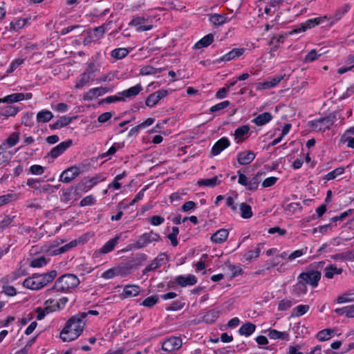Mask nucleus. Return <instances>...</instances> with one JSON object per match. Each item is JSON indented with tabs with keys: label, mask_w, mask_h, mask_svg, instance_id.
I'll return each instance as SVG.
<instances>
[{
	"label": "nucleus",
	"mask_w": 354,
	"mask_h": 354,
	"mask_svg": "<svg viewBox=\"0 0 354 354\" xmlns=\"http://www.w3.org/2000/svg\"><path fill=\"white\" fill-rule=\"evenodd\" d=\"M86 322L84 314H75L71 317L59 333L60 339L64 342L77 339L83 332Z\"/></svg>",
	"instance_id": "1"
},
{
	"label": "nucleus",
	"mask_w": 354,
	"mask_h": 354,
	"mask_svg": "<svg viewBox=\"0 0 354 354\" xmlns=\"http://www.w3.org/2000/svg\"><path fill=\"white\" fill-rule=\"evenodd\" d=\"M80 281L73 274H65L59 277L51 288L46 290V295H50L54 292H65L75 288Z\"/></svg>",
	"instance_id": "2"
},
{
	"label": "nucleus",
	"mask_w": 354,
	"mask_h": 354,
	"mask_svg": "<svg viewBox=\"0 0 354 354\" xmlns=\"http://www.w3.org/2000/svg\"><path fill=\"white\" fill-rule=\"evenodd\" d=\"M336 120V113L335 112L329 113L324 117L309 121L308 127L311 131L323 133L330 130Z\"/></svg>",
	"instance_id": "3"
},
{
	"label": "nucleus",
	"mask_w": 354,
	"mask_h": 354,
	"mask_svg": "<svg viewBox=\"0 0 354 354\" xmlns=\"http://www.w3.org/2000/svg\"><path fill=\"white\" fill-rule=\"evenodd\" d=\"M161 239L159 234L151 230L149 232H146L140 235L138 240L131 245V248L134 249H141L145 248L149 243L153 242H158Z\"/></svg>",
	"instance_id": "4"
},
{
	"label": "nucleus",
	"mask_w": 354,
	"mask_h": 354,
	"mask_svg": "<svg viewBox=\"0 0 354 354\" xmlns=\"http://www.w3.org/2000/svg\"><path fill=\"white\" fill-rule=\"evenodd\" d=\"M298 279H301L306 285L308 284L312 287H317L318 282L321 279V272L313 269H309L306 272H301Z\"/></svg>",
	"instance_id": "5"
},
{
	"label": "nucleus",
	"mask_w": 354,
	"mask_h": 354,
	"mask_svg": "<svg viewBox=\"0 0 354 354\" xmlns=\"http://www.w3.org/2000/svg\"><path fill=\"white\" fill-rule=\"evenodd\" d=\"M182 345L183 341L180 337L171 336L162 342L161 349L167 353H171L180 348Z\"/></svg>",
	"instance_id": "6"
},
{
	"label": "nucleus",
	"mask_w": 354,
	"mask_h": 354,
	"mask_svg": "<svg viewBox=\"0 0 354 354\" xmlns=\"http://www.w3.org/2000/svg\"><path fill=\"white\" fill-rule=\"evenodd\" d=\"M113 88L109 87H97L91 88L88 92L83 94L82 98L84 101H92L99 96L105 94L107 92L111 91Z\"/></svg>",
	"instance_id": "7"
},
{
	"label": "nucleus",
	"mask_w": 354,
	"mask_h": 354,
	"mask_svg": "<svg viewBox=\"0 0 354 354\" xmlns=\"http://www.w3.org/2000/svg\"><path fill=\"white\" fill-rule=\"evenodd\" d=\"M80 174L81 171L78 167L72 166L62 171L59 180L68 183L74 180Z\"/></svg>",
	"instance_id": "8"
},
{
	"label": "nucleus",
	"mask_w": 354,
	"mask_h": 354,
	"mask_svg": "<svg viewBox=\"0 0 354 354\" xmlns=\"http://www.w3.org/2000/svg\"><path fill=\"white\" fill-rule=\"evenodd\" d=\"M106 32V28L104 25L95 27L88 32L87 36L84 38V42L91 43L100 39L103 37Z\"/></svg>",
	"instance_id": "9"
},
{
	"label": "nucleus",
	"mask_w": 354,
	"mask_h": 354,
	"mask_svg": "<svg viewBox=\"0 0 354 354\" xmlns=\"http://www.w3.org/2000/svg\"><path fill=\"white\" fill-rule=\"evenodd\" d=\"M73 144V140L68 139L66 141L62 142L56 147H53L50 151L48 153V156L53 158H56L62 154L68 148H69Z\"/></svg>",
	"instance_id": "10"
},
{
	"label": "nucleus",
	"mask_w": 354,
	"mask_h": 354,
	"mask_svg": "<svg viewBox=\"0 0 354 354\" xmlns=\"http://www.w3.org/2000/svg\"><path fill=\"white\" fill-rule=\"evenodd\" d=\"M230 145V142L226 137H223L217 140L213 145L211 153L213 156H217L220 154L224 149L227 148Z\"/></svg>",
	"instance_id": "11"
},
{
	"label": "nucleus",
	"mask_w": 354,
	"mask_h": 354,
	"mask_svg": "<svg viewBox=\"0 0 354 354\" xmlns=\"http://www.w3.org/2000/svg\"><path fill=\"white\" fill-rule=\"evenodd\" d=\"M256 154L250 151H244L237 155V161L241 165H245L251 163L255 158Z\"/></svg>",
	"instance_id": "12"
},
{
	"label": "nucleus",
	"mask_w": 354,
	"mask_h": 354,
	"mask_svg": "<svg viewBox=\"0 0 354 354\" xmlns=\"http://www.w3.org/2000/svg\"><path fill=\"white\" fill-rule=\"evenodd\" d=\"M174 281L180 287H185L187 286H193L197 283V278L193 274H188L187 276L179 275L175 277Z\"/></svg>",
	"instance_id": "13"
},
{
	"label": "nucleus",
	"mask_w": 354,
	"mask_h": 354,
	"mask_svg": "<svg viewBox=\"0 0 354 354\" xmlns=\"http://www.w3.org/2000/svg\"><path fill=\"white\" fill-rule=\"evenodd\" d=\"M39 274L35 273L32 277L26 278L23 282V286L32 290L41 289L40 283L38 280Z\"/></svg>",
	"instance_id": "14"
},
{
	"label": "nucleus",
	"mask_w": 354,
	"mask_h": 354,
	"mask_svg": "<svg viewBox=\"0 0 354 354\" xmlns=\"http://www.w3.org/2000/svg\"><path fill=\"white\" fill-rule=\"evenodd\" d=\"M244 53V50L243 48H233L228 53L224 55L223 57L217 59L215 61V63L219 64L221 62H229L232 59H234L236 57H239L242 55Z\"/></svg>",
	"instance_id": "15"
},
{
	"label": "nucleus",
	"mask_w": 354,
	"mask_h": 354,
	"mask_svg": "<svg viewBox=\"0 0 354 354\" xmlns=\"http://www.w3.org/2000/svg\"><path fill=\"white\" fill-rule=\"evenodd\" d=\"M229 235L227 230L222 228L214 232L210 237L211 241L216 244L224 243Z\"/></svg>",
	"instance_id": "16"
},
{
	"label": "nucleus",
	"mask_w": 354,
	"mask_h": 354,
	"mask_svg": "<svg viewBox=\"0 0 354 354\" xmlns=\"http://www.w3.org/2000/svg\"><path fill=\"white\" fill-rule=\"evenodd\" d=\"M57 272L56 270H53L49 272L44 273L42 274H39L38 280L40 283L41 288L46 286L49 283L52 282L53 279L56 277Z\"/></svg>",
	"instance_id": "17"
},
{
	"label": "nucleus",
	"mask_w": 354,
	"mask_h": 354,
	"mask_svg": "<svg viewBox=\"0 0 354 354\" xmlns=\"http://www.w3.org/2000/svg\"><path fill=\"white\" fill-rule=\"evenodd\" d=\"M53 302V299H48L44 302L45 308L44 309L40 307H38L35 309V312L37 313L36 318L37 320L43 319L45 317L46 315L53 312L51 306H48L49 304H51Z\"/></svg>",
	"instance_id": "18"
},
{
	"label": "nucleus",
	"mask_w": 354,
	"mask_h": 354,
	"mask_svg": "<svg viewBox=\"0 0 354 354\" xmlns=\"http://www.w3.org/2000/svg\"><path fill=\"white\" fill-rule=\"evenodd\" d=\"M140 286L135 285H127L123 288L122 297L130 298L136 297L140 293Z\"/></svg>",
	"instance_id": "19"
},
{
	"label": "nucleus",
	"mask_w": 354,
	"mask_h": 354,
	"mask_svg": "<svg viewBox=\"0 0 354 354\" xmlns=\"http://www.w3.org/2000/svg\"><path fill=\"white\" fill-rule=\"evenodd\" d=\"M142 90V86L140 84H138L134 86H132L127 90H124L119 94L122 96V97L131 98L135 97L139 94V93Z\"/></svg>",
	"instance_id": "20"
},
{
	"label": "nucleus",
	"mask_w": 354,
	"mask_h": 354,
	"mask_svg": "<svg viewBox=\"0 0 354 354\" xmlns=\"http://www.w3.org/2000/svg\"><path fill=\"white\" fill-rule=\"evenodd\" d=\"M272 119V115L269 112H264L258 115L252 122L257 126H262L269 122Z\"/></svg>",
	"instance_id": "21"
},
{
	"label": "nucleus",
	"mask_w": 354,
	"mask_h": 354,
	"mask_svg": "<svg viewBox=\"0 0 354 354\" xmlns=\"http://www.w3.org/2000/svg\"><path fill=\"white\" fill-rule=\"evenodd\" d=\"M214 36L212 33L207 34L194 45V48L200 49L204 47L209 46L214 41Z\"/></svg>",
	"instance_id": "22"
},
{
	"label": "nucleus",
	"mask_w": 354,
	"mask_h": 354,
	"mask_svg": "<svg viewBox=\"0 0 354 354\" xmlns=\"http://www.w3.org/2000/svg\"><path fill=\"white\" fill-rule=\"evenodd\" d=\"M25 99V95L22 93H16L8 95L0 99V102L13 103L22 101Z\"/></svg>",
	"instance_id": "23"
},
{
	"label": "nucleus",
	"mask_w": 354,
	"mask_h": 354,
	"mask_svg": "<svg viewBox=\"0 0 354 354\" xmlns=\"http://www.w3.org/2000/svg\"><path fill=\"white\" fill-rule=\"evenodd\" d=\"M264 172H257V174L253 176L250 180L248 181V189L250 191H255L258 189L259 185L261 181V176L264 174Z\"/></svg>",
	"instance_id": "24"
},
{
	"label": "nucleus",
	"mask_w": 354,
	"mask_h": 354,
	"mask_svg": "<svg viewBox=\"0 0 354 354\" xmlns=\"http://www.w3.org/2000/svg\"><path fill=\"white\" fill-rule=\"evenodd\" d=\"M256 329V326L251 322H246L243 324L239 329V333L241 335L246 337L252 335Z\"/></svg>",
	"instance_id": "25"
},
{
	"label": "nucleus",
	"mask_w": 354,
	"mask_h": 354,
	"mask_svg": "<svg viewBox=\"0 0 354 354\" xmlns=\"http://www.w3.org/2000/svg\"><path fill=\"white\" fill-rule=\"evenodd\" d=\"M73 120L72 117L62 116L54 123L50 124L51 129H57L69 124Z\"/></svg>",
	"instance_id": "26"
},
{
	"label": "nucleus",
	"mask_w": 354,
	"mask_h": 354,
	"mask_svg": "<svg viewBox=\"0 0 354 354\" xmlns=\"http://www.w3.org/2000/svg\"><path fill=\"white\" fill-rule=\"evenodd\" d=\"M268 335L272 339H281L286 341L289 340V334L286 331L280 332L275 329H269Z\"/></svg>",
	"instance_id": "27"
},
{
	"label": "nucleus",
	"mask_w": 354,
	"mask_h": 354,
	"mask_svg": "<svg viewBox=\"0 0 354 354\" xmlns=\"http://www.w3.org/2000/svg\"><path fill=\"white\" fill-rule=\"evenodd\" d=\"M53 118V113L48 110H42L37 114V122L38 123H45L49 122Z\"/></svg>",
	"instance_id": "28"
},
{
	"label": "nucleus",
	"mask_w": 354,
	"mask_h": 354,
	"mask_svg": "<svg viewBox=\"0 0 354 354\" xmlns=\"http://www.w3.org/2000/svg\"><path fill=\"white\" fill-rule=\"evenodd\" d=\"M119 239V236H115V238L110 239L100 248V252L102 254H106L112 251L118 243Z\"/></svg>",
	"instance_id": "29"
},
{
	"label": "nucleus",
	"mask_w": 354,
	"mask_h": 354,
	"mask_svg": "<svg viewBox=\"0 0 354 354\" xmlns=\"http://www.w3.org/2000/svg\"><path fill=\"white\" fill-rule=\"evenodd\" d=\"M19 110V107L12 105H7L1 108L0 113L1 115L8 118L10 116L15 115Z\"/></svg>",
	"instance_id": "30"
},
{
	"label": "nucleus",
	"mask_w": 354,
	"mask_h": 354,
	"mask_svg": "<svg viewBox=\"0 0 354 354\" xmlns=\"http://www.w3.org/2000/svg\"><path fill=\"white\" fill-rule=\"evenodd\" d=\"M342 272V268H337L336 266L330 265L324 269V277L327 279H332L335 274H340Z\"/></svg>",
	"instance_id": "31"
},
{
	"label": "nucleus",
	"mask_w": 354,
	"mask_h": 354,
	"mask_svg": "<svg viewBox=\"0 0 354 354\" xmlns=\"http://www.w3.org/2000/svg\"><path fill=\"white\" fill-rule=\"evenodd\" d=\"M250 127L248 125H242L238 127L234 131L235 139L238 140V142L243 140L244 136L248 133Z\"/></svg>",
	"instance_id": "32"
},
{
	"label": "nucleus",
	"mask_w": 354,
	"mask_h": 354,
	"mask_svg": "<svg viewBox=\"0 0 354 354\" xmlns=\"http://www.w3.org/2000/svg\"><path fill=\"white\" fill-rule=\"evenodd\" d=\"M297 283L293 286L292 292L296 295L306 294L307 292L306 284L301 279L297 278Z\"/></svg>",
	"instance_id": "33"
},
{
	"label": "nucleus",
	"mask_w": 354,
	"mask_h": 354,
	"mask_svg": "<svg viewBox=\"0 0 354 354\" xmlns=\"http://www.w3.org/2000/svg\"><path fill=\"white\" fill-rule=\"evenodd\" d=\"M334 335V330L326 328L320 330L316 337L318 340L324 342L330 339Z\"/></svg>",
	"instance_id": "34"
},
{
	"label": "nucleus",
	"mask_w": 354,
	"mask_h": 354,
	"mask_svg": "<svg viewBox=\"0 0 354 354\" xmlns=\"http://www.w3.org/2000/svg\"><path fill=\"white\" fill-rule=\"evenodd\" d=\"M77 245V240L71 241L68 243H67L56 250H54L53 251L52 254H53V255H58V254H63V253L67 252L68 250H69L70 249L75 247Z\"/></svg>",
	"instance_id": "35"
},
{
	"label": "nucleus",
	"mask_w": 354,
	"mask_h": 354,
	"mask_svg": "<svg viewBox=\"0 0 354 354\" xmlns=\"http://www.w3.org/2000/svg\"><path fill=\"white\" fill-rule=\"evenodd\" d=\"M98 71V68L96 64L93 62H90L88 64L86 67L84 71L82 73L85 74L86 76L90 77V80L92 81L94 80L95 76V72Z\"/></svg>",
	"instance_id": "36"
},
{
	"label": "nucleus",
	"mask_w": 354,
	"mask_h": 354,
	"mask_svg": "<svg viewBox=\"0 0 354 354\" xmlns=\"http://www.w3.org/2000/svg\"><path fill=\"white\" fill-rule=\"evenodd\" d=\"M313 27H315L313 25V21L310 19L307 20L306 22L300 24L299 28H295L292 30H291L290 32V34L292 35L294 33L304 32V31H306L307 29H310Z\"/></svg>",
	"instance_id": "37"
},
{
	"label": "nucleus",
	"mask_w": 354,
	"mask_h": 354,
	"mask_svg": "<svg viewBox=\"0 0 354 354\" xmlns=\"http://www.w3.org/2000/svg\"><path fill=\"white\" fill-rule=\"evenodd\" d=\"M197 183L199 186L214 187L218 185L220 181L218 180L217 176H214L212 178L201 179Z\"/></svg>",
	"instance_id": "38"
},
{
	"label": "nucleus",
	"mask_w": 354,
	"mask_h": 354,
	"mask_svg": "<svg viewBox=\"0 0 354 354\" xmlns=\"http://www.w3.org/2000/svg\"><path fill=\"white\" fill-rule=\"evenodd\" d=\"M209 21L211 23H212L214 25L216 26H221L224 24L225 23L227 22V17L223 15L220 14H214L211 15L209 18Z\"/></svg>",
	"instance_id": "39"
},
{
	"label": "nucleus",
	"mask_w": 354,
	"mask_h": 354,
	"mask_svg": "<svg viewBox=\"0 0 354 354\" xmlns=\"http://www.w3.org/2000/svg\"><path fill=\"white\" fill-rule=\"evenodd\" d=\"M310 308L308 305H299L295 307L292 312V317H301L306 313Z\"/></svg>",
	"instance_id": "40"
},
{
	"label": "nucleus",
	"mask_w": 354,
	"mask_h": 354,
	"mask_svg": "<svg viewBox=\"0 0 354 354\" xmlns=\"http://www.w3.org/2000/svg\"><path fill=\"white\" fill-rule=\"evenodd\" d=\"M129 51L125 48H115L111 51V56L117 59H122L125 57Z\"/></svg>",
	"instance_id": "41"
},
{
	"label": "nucleus",
	"mask_w": 354,
	"mask_h": 354,
	"mask_svg": "<svg viewBox=\"0 0 354 354\" xmlns=\"http://www.w3.org/2000/svg\"><path fill=\"white\" fill-rule=\"evenodd\" d=\"M241 215L243 218H250L252 216L251 207L245 203L240 205Z\"/></svg>",
	"instance_id": "42"
},
{
	"label": "nucleus",
	"mask_w": 354,
	"mask_h": 354,
	"mask_svg": "<svg viewBox=\"0 0 354 354\" xmlns=\"http://www.w3.org/2000/svg\"><path fill=\"white\" fill-rule=\"evenodd\" d=\"M49 259L47 260L44 257L41 256L39 257L35 258L31 260L30 266L32 268H41L47 264Z\"/></svg>",
	"instance_id": "43"
},
{
	"label": "nucleus",
	"mask_w": 354,
	"mask_h": 354,
	"mask_svg": "<svg viewBox=\"0 0 354 354\" xmlns=\"http://www.w3.org/2000/svg\"><path fill=\"white\" fill-rule=\"evenodd\" d=\"M345 171V169L344 167H337L336 169H335L334 170L328 172L324 178V179L325 180H333L335 179L337 176L342 174Z\"/></svg>",
	"instance_id": "44"
},
{
	"label": "nucleus",
	"mask_w": 354,
	"mask_h": 354,
	"mask_svg": "<svg viewBox=\"0 0 354 354\" xmlns=\"http://www.w3.org/2000/svg\"><path fill=\"white\" fill-rule=\"evenodd\" d=\"M159 299V297L157 295H153L145 299L141 305L145 307L151 308L155 306Z\"/></svg>",
	"instance_id": "45"
},
{
	"label": "nucleus",
	"mask_w": 354,
	"mask_h": 354,
	"mask_svg": "<svg viewBox=\"0 0 354 354\" xmlns=\"http://www.w3.org/2000/svg\"><path fill=\"white\" fill-rule=\"evenodd\" d=\"M74 187L73 186L66 189H62L59 192L61 194V201L64 203H68L71 200V195Z\"/></svg>",
	"instance_id": "46"
},
{
	"label": "nucleus",
	"mask_w": 354,
	"mask_h": 354,
	"mask_svg": "<svg viewBox=\"0 0 354 354\" xmlns=\"http://www.w3.org/2000/svg\"><path fill=\"white\" fill-rule=\"evenodd\" d=\"M185 303L183 299H178L174 301L169 306L166 307V310L168 311H177L184 308Z\"/></svg>",
	"instance_id": "47"
},
{
	"label": "nucleus",
	"mask_w": 354,
	"mask_h": 354,
	"mask_svg": "<svg viewBox=\"0 0 354 354\" xmlns=\"http://www.w3.org/2000/svg\"><path fill=\"white\" fill-rule=\"evenodd\" d=\"M123 146V143L115 142L106 152L101 154V158H106L107 156L114 155L117 151L119 149L122 148Z\"/></svg>",
	"instance_id": "48"
},
{
	"label": "nucleus",
	"mask_w": 354,
	"mask_h": 354,
	"mask_svg": "<svg viewBox=\"0 0 354 354\" xmlns=\"http://www.w3.org/2000/svg\"><path fill=\"white\" fill-rule=\"evenodd\" d=\"M68 301V299L66 297L60 298L58 301H55L53 299V303H54V304L53 306H51L53 311L55 312L63 309Z\"/></svg>",
	"instance_id": "49"
},
{
	"label": "nucleus",
	"mask_w": 354,
	"mask_h": 354,
	"mask_svg": "<svg viewBox=\"0 0 354 354\" xmlns=\"http://www.w3.org/2000/svg\"><path fill=\"white\" fill-rule=\"evenodd\" d=\"M218 317V311L212 310L208 311L203 317L206 323H213Z\"/></svg>",
	"instance_id": "50"
},
{
	"label": "nucleus",
	"mask_w": 354,
	"mask_h": 354,
	"mask_svg": "<svg viewBox=\"0 0 354 354\" xmlns=\"http://www.w3.org/2000/svg\"><path fill=\"white\" fill-rule=\"evenodd\" d=\"M90 81H92L90 80V77L88 76H86L85 74L82 73L79 79L76 81V84L75 85V87L76 88H82L84 86H86Z\"/></svg>",
	"instance_id": "51"
},
{
	"label": "nucleus",
	"mask_w": 354,
	"mask_h": 354,
	"mask_svg": "<svg viewBox=\"0 0 354 354\" xmlns=\"http://www.w3.org/2000/svg\"><path fill=\"white\" fill-rule=\"evenodd\" d=\"M261 243H259L257 248L254 250H250L244 254V257L246 260L250 261L252 259L257 258L261 252Z\"/></svg>",
	"instance_id": "52"
},
{
	"label": "nucleus",
	"mask_w": 354,
	"mask_h": 354,
	"mask_svg": "<svg viewBox=\"0 0 354 354\" xmlns=\"http://www.w3.org/2000/svg\"><path fill=\"white\" fill-rule=\"evenodd\" d=\"M14 218L7 215H0V230L8 227L12 223Z\"/></svg>",
	"instance_id": "53"
},
{
	"label": "nucleus",
	"mask_w": 354,
	"mask_h": 354,
	"mask_svg": "<svg viewBox=\"0 0 354 354\" xmlns=\"http://www.w3.org/2000/svg\"><path fill=\"white\" fill-rule=\"evenodd\" d=\"M162 266V263L159 262V260L158 258L154 259L151 263L147 266L143 270L142 274H146L150 271L155 270L156 269L160 268Z\"/></svg>",
	"instance_id": "54"
},
{
	"label": "nucleus",
	"mask_w": 354,
	"mask_h": 354,
	"mask_svg": "<svg viewBox=\"0 0 354 354\" xmlns=\"http://www.w3.org/2000/svg\"><path fill=\"white\" fill-rule=\"evenodd\" d=\"M27 21H28L27 19H19L15 20V21H12L10 24V28L12 30L17 31V30L23 28L26 25V23L27 22Z\"/></svg>",
	"instance_id": "55"
},
{
	"label": "nucleus",
	"mask_w": 354,
	"mask_h": 354,
	"mask_svg": "<svg viewBox=\"0 0 354 354\" xmlns=\"http://www.w3.org/2000/svg\"><path fill=\"white\" fill-rule=\"evenodd\" d=\"M161 68H156L151 66H144L140 69V74L143 75H153L160 72Z\"/></svg>",
	"instance_id": "56"
},
{
	"label": "nucleus",
	"mask_w": 354,
	"mask_h": 354,
	"mask_svg": "<svg viewBox=\"0 0 354 354\" xmlns=\"http://www.w3.org/2000/svg\"><path fill=\"white\" fill-rule=\"evenodd\" d=\"M133 265L123 264L116 268L118 275L125 276L131 273Z\"/></svg>",
	"instance_id": "57"
},
{
	"label": "nucleus",
	"mask_w": 354,
	"mask_h": 354,
	"mask_svg": "<svg viewBox=\"0 0 354 354\" xmlns=\"http://www.w3.org/2000/svg\"><path fill=\"white\" fill-rule=\"evenodd\" d=\"M104 179H105V178L101 174L97 175L96 176L92 177L91 178H84V180H86V183L87 182L91 183V185L87 186L88 189L92 188L97 183L102 182Z\"/></svg>",
	"instance_id": "58"
},
{
	"label": "nucleus",
	"mask_w": 354,
	"mask_h": 354,
	"mask_svg": "<svg viewBox=\"0 0 354 354\" xmlns=\"http://www.w3.org/2000/svg\"><path fill=\"white\" fill-rule=\"evenodd\" d=\"M19 140V136L18 133L13 132L9 137L6 140V143L9 147H13L17 144Z\"/></svg>",
	"instance_id": "59"
},
{
	"label": "nucleus",
	"mask_w": 354,
	"mask_h": 354,
	"mask_svg": "<svg viewBox=\"0 0 354 354\" xmlns=\"http://www.w3.org/2000/svg\"><path fill=\"white\" fill-rule=\"evenodd\" d=\"M322 54H317L315 49L311 50L304 57V62H311L318 59Z\"/></svg>",
	"instance_id": "60"
},
{
	"label": "nucleus",
	"mask_w": 354,
	"mask_h": 354,
	"mask_svg": "<svg viewBox=\"0 0 354 354\" xmlns=\"http://www.w3.org/2000/svg\"><path fill=\"white\" fill-rule=\"evenodd\" d=\"M351 295L352 294L349 292H345L344 294L337 297L336 302L337 304H342L354 301V299L350 297Z\"/></svg>",
	"instance_id": "61"
},
{
	"label": "nucleus",
	"mask_w": 354,
	"mask_h": 354,
	"mask_svg": "<svg viewBox=\"0 0 354 354\" xmlns=\"http://www.w3.org/2000/svg\"><path fill=\"white\" fill-rule=\"evenodd\" d=\"M229 105H230V102L228 100H225V101H223V102H221L220 103H218V104L212 106L209 109V111L211 113H214V112H216V111H221L222 109H225Z\"/></svg>",
	"instance_id": "62"
},
{
	"label": "nucleus",
	"mask_w": 354,
	"mask_h": 354,
	"mask_svg": "<svg viewBox=\"0 0 354 354\" xmlns=\"http://www.w3.org/2000/svg\"><path fill=\"white\" fill-rule=\"evenodd\" d=\"M292 306V301L291 300L284 299L279 302L278 305V310L281 311L287 310L288 309L291 308Z\"/></svg>",
	"instance_id": "63"
},
{
	"label": "nucleus",
	"mask_w": 354,
	"mask_h": 354,
	"mask_svg": "<svg viewBox=\"0 0 354 354\" xmlns=\"http://www.w3.org/2000/svg\"><path fill=\"white\" fill-rule=\"evenodd\" d=\"M33 116H34L33 113L27 112L22 118V123L24 124L25 126L32 127L33 125V121H32Z\"/></svg>",
	"instance_id": "64"
}]
</instances>
